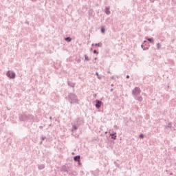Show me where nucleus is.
<instances>
[{"instance_id": "f257e3e1", "label": "nucleus", "mask_w": 176, "mask_h": 176, "mask_svg": "<svg viewBox=\"0 0 176 176\" xmlns=\"http://www.w3.org/2000/svg\"><path fill=\"white\" fill-rule=\"evenodd\" d=\"M67 99L70 104H79V99L75 94L69 93Z\"/></svg>"}, {"instance_id": "f03ea898", "label": "nucleus", "mask_w": 176, "mask_h": 176, "mask_svg": "<svg viewBox=\"0 0 176 176\" xmlns=\"http://www.w3.org/2000/svg\"><path fill=\"white\" fill-rule=\"evenodd\" d=\"M141 94V89L140 87H135L134 89L132 90V95L137 96Z\"/></svg>"}, {"instance_id": "7ed1b4c3", "label": "nucleus", "mask_w": 176, "mask_h": 176, "mask_svg": "<svg viewBox=\"0 0 176 176\" xmlns=\"http://www.w3.org/2000/svg\"><path fill=\"white\" fill-rule=\"evenodd\" d=\"M6 75L8 78H9L10 79H14L16 78V73L13 72H11L10 70H8L7 72Z\"/></svg>"}, {"instance_id": "20e7f679", "label": "nucleus", "mask_w": 176, "mask_h": 176, "mask_svg": "<svg viewBox=\"0 0 176 176\" xmlns=\"http://www.w3.org/2000/svg\"><path fill=\"white\" fill-rule=\"evenodd\" d=\"M19 120H21V122H25L28 120V116L25 114H21L19 116Z\"/></svg>"}, {"instance_id": "39448f33", "label": "nucleus", "mask_w": 176, "mask_h": 176, "mask_svg": "<svg viewBox=\"0 0 176 176\" xmlns=\"http://www.w3.org/2000/svg\"><path fill=\"white\" fill-rule=\"evenodd\" d=\"M96 107L98 109L101 108V105L102 104V102H101V100H96Z\"/></svg>"}, {"instance_id": "423d86ee", "label": "nucleus", "mask_w": 176, "mask_h": 176, "mask_svg": "<svg viewBox=\"0 0 176 176\" xmlns=\"http://www.w3.org/2000/svg\"><path fill=\"white\" fill-rule=\"evenodd\" d=\"M110 9H111V8L109 6L105 7V9H104V12H105L106 14H107L108 16H109V14H111Z\"/></svg>"}, {"instance_id": "0eeeda50", "label": "nucleus", "mask_w": 176, "mask_h": 176, "mask_svg": "<svg viewBox=\"0 0 176 176\" xmlns=\"http://www.w3.org/2000/svg\"><path fill=\"white\" fill-rule=\"evenodd\" d=\"M60 171H63L64 173H67V174H69V173H68V168L67 167V166H63Z\"/></svg>"}, {"instance_id": "6e6552de", "label": "nucleus", "mask_w": 176, "mask_h": 176, "mask_svg": "<svg viewBox=\"0 0 176 176\" xmlns=\"http://www.w3.org/2000/svg\"><path fill=\"white\" fill-rule=\"evenodd\" d=\"M74 162H78V163H80V155H76L74 157Z\"/></svg>"}, {"instance_id": "1a4fd4ad", "label": "nucleus", "mask_w": 176, "mask_h": 176, "mask_svg": "<svg viewBox=\"0 0 176 176\" xmlns=\"http://www.w3.org/2000/svg\"><path fill=\"white\" fill-rule=\"evenodd\" d=\"M38 170H43L45 168V164H39L38 165Z\"/></svg>"}, {"instance_id": "9d476101", "label": "nucleus", "mask_w": 176, "mask_h": 176, "mask_svg": "<svg viewBox=\"0 0 176 176\" xmlns=\"http://www.w3.org/2000/svg\"><path fill=\"white\" fill-rule=\"evenodd\" d=\"M67 85L68 86H70V87H75V83L74 82H70L69 81H68Z\"/></svg>"}, {"instance_id": "9b49d317", "label": "nucleus", "mask_w": 176, "mask_h": 176, "mask_svg": "<svg viewBox=\"0 0 176 176\" xmlns=\"http://www.w3.org/2000/svg\"><path fill=\"white\" fill-rule=\"evenodd\" d=\"M28 120H34V116L28 115Z\"/></svg>"}, {"instance_id": "f8f14e48", "label": "nucleus", "mask_w": 176, "mask_h": 176, "mask_svg": "<svg viewBox=\"0 0 176 176\" xmlns=\"http://www.w3.org/2000/svg\"><path fill=\"white\" fill-rule=\"evenodd\" d=\"M147 41H148V42H150V43L155 45V42L153 41V38H148Z\"/></svg>"}, {"instance_id": "ddd939ff", "label": "nucleus", "mask_w": 176, "mask_h": 176, "mask_svg": "<svg viewBox=\"0 0 176 176\" xmlns=\"http://www.w3.org/2000/svg\"><path fill=\"white\" fill-rule=\"evenodd\" d=\"M78 130V126L76 125L72 126V131L74 132L75 131Z\"/></svg>"}, {"instance_id": "4468645a", "label": "nucleus", "mask_w": 176, "mask_h": 176, "mask_svg": "<svg viewBox=\"0 0 176 176\" xmlns=\"http://www.w3.org/2000/svg\"><path fill=\"white\" fill-rule=\"evenodd\" d=\"M65 41H66V42H71V41H72V38L71 37H66L65 38Z\"/></svg>"}, {"instance_id": "2eb2a0df", "label": "nucleus", "mask_w": 176, "mask_h": 176, "mask_svg": "<svg viewBox=\"0 0 176 176\" xmlns=\"http://www.w3.org/2000/svg\"><path fill=\"white\" fill-rule=\"evenodd\" d=\"M95 46H98V47H102V43H96Z\"/></svg>"}, {"instance_id": "dca6fc26", "label": "nucleus", "mask_w": 176, "mask_h": 176, "mask_svg": "<svg viewBox=\"0 0 176 176\" xmlns=\"http://www.w3.org/2000/svg\"><path fill=\"white\" fill-rule=\"evenodd\" d=\"M90 59L89 58V56L87 55V54H85V61H89Z\"/></svg>"}, {"instance_id": "f3484780", "label": "nucleus", "mask_w": 176, "mask_h": 176, "mask_svg": "<svg viewBox=\"0 0 176 176\" xmlns=\"http://www.w3.org/2000/svg\"><path fill=\"white\" fill-rule=\"evenodd\" d=\"M137 100L138 101H140V102H142V96H138Z\"/></svg>"}, {"instance_id": "a211bd4d", "label": "nucleus", "mask_w": 176, "mask_h": 176, "mask_svg": "<svg viewBox=\"0 0 176 176\" xmlns=\"http://www.w3.org/2000/svg\"><path fill=\"white\" fill-rule=\"evenodd\" d=\"M102 34H105V28L104 27L101 28Z\"/></svg>"}, {"instance_id": "6ab92c4d", "label": "nucleus", "mask_w": 176, "mask_h": 176, "mask_svg": "<svg viewBox=\"0 0 176 176\" xmlns=\"http://www.w3.org/2000/svg\"><path fill=\"white\" fill-rule=\"evenodd\" d=\"M96 75L97 76L98 79H101L102 78V77L100 76V74H98V72H96Z\"/></svg>"}, {"instance_id": "aec40b11", "label": "nucleus", "mask_w": 176, "mask_h": 176, "mask_svg": "<svg viewBox=\"0 0 176 176\" xmlns=\"http://www.w3.org/2000/svg\"><path fill=\"white\" fill-rule=\"evenodd\" d=\"M157 49H160V47H161V45H160V43H157Z\"/></svg>"}, {"instance_id": "412c9836", "label": "nucleus", "mask_w": 176, "mask_h": 176, "mask_svg": "<svg viewBox=\"0 0 176 176\" xmlns=\"http://www.w3.org/2000/svg\"><path fill=\"white\" fill-rule=\"evenodd\" d=\"M141 47H142V49H143V50H148V47H146V49L144 48V45H142Z\"/></svg>"}, {"instance_id": "4be33fe9", "label": "nucleus", "mask_w": 176, "mask_h": 176, "mask_svg": "<svg viewBox=\"0 0 176 176\" xmlns=\"http://www.w3.org/2000/svg\"><path fill=\"white\" fill-rule=\"evenodd\" d=\"M140 138H144V134L141 133L140 135H139Z\"/></svg>"}, {"instance_id": "5701e85b", "label": "nucleus", "mask_w": 176, "mask_h": 176, "mask_svg": "<svg viewBox=\"0 0 176 176\" xmlns=\"http://www.w3.org/2000/svg\"><path fill=\"white\" fill-rule=\"evenodd\" d=\"M94 54H98V52H97V50H94Z\"/></svg>"}, {"instance_id": "b1692460", "label": "nucleus", "mask_w": 176, "mask_h": 176, "mask_svg": "<svg viewBox=\"0 0 176 176\" xmlns=\"http://www.w3.org/2000/svg\"><path fill=\"white\" fill-rule=\"evenodd\" d=\"M41 140H42V141H45V140H46V137H41Z\"/></svg>"}, {"instance_id": "393cba45", "label": "nucleus", "mask_w": 176, "mask_h": 176, "mask_svg": "<svg viewBox=\"0 0 176 176\" xmlns=\"http://www.w3.org/2000/svg\"><path fill=\"white\" fill-rule=\"evenodd\" d=\"M115 134H116V133H111V134H110V136H111V137H113V136L115 135Z\"/></svg>"}, {"instance_id": "a878e982", "label": "nucleus", "mask_w": 176, "mask_h": 176, "mask_svg": "<svg viewBox=\"0 0 176 176\" xmlns=\"http://www.w3.org/2000/svg\"><path fill=\"white\" fill-rule=\"evenodd\" d=\"M112 140H116V135L111 137Z\"/></svg>"}, {"instance_id": "bb28decb", "label": "nucleus", "mask_w": 176, "mask_h": 176, "mask_svg": "<svg viewBox=\"0 0 176 176\" xmlns=\"http://www.w3.org/2000/svg\"><path fill=\"white\" fill-rule=\"evenodd\" d=\"M167 127H171V123H169L167 126Z\"/></svg>"}, {"instance_id": "cd10ccee", "label": "nucleus", "mask_w": 176, "mask_h": 176, "mask_svg": "<svg viewBox=\"0 0 176 176\" xmlns=\"http://www.w3.org/2000/svg\"><path fill=\"white\" fill-rule=\"evenodd\" d=\"M130 78V76L127 75L126 76V79H129Z\"/></svg>"}, {"instance_id": "c85d7f7f", "label": "nucleus", "mask_w": 176, "mask_h": 176, "mask_svg": "<svg viewBox=\"0 0 176 176\" xmlns=\"http://www.w3.org/2000/svg\"><path fill=\"white\" fill-rule=\"evenodd\" d=\"M111 79H115V77H113H113H111Z\"/></svg>"}, {"instance_id": "c756f323", "label": "nucleus", "mask_w": 176, "mask_h": 176, "mask_svg": "<svg viewBox=\"0 0 176 176\" xmlns=\"http://www.w3.org/2000/svg\"><path fill=\"white\" fill-rule=\"evenodd\" d=\"M144 43H146V41H144Z\"/></svg>"}, {"instance_id": "7c9ffc66", "label": "nucleus", "mask_w": 176, "mask_h": 176, "mask_svg": "<svg viewBox=\"0 0 176 176\" xmlns=\"http://www.w3.org/2000/svg\"><path fill=\"white\" fill-rule=\"evenodd\" d=\"M113 91V89H111V91Z\"/></svg>"}, {"instance_id": "2f4dec72", "label": "nucleus", "mask_w": 176, "mask_h": 176, "mask_svg": "<svg viewBox=\"0 0 176 176\" xmlns=\"http://www.w3.org/2000/svg\"><path fill=\"white\" fill-rule=\"evenodd\" d=\"M50 120H52V117H50Z\"/></svg>"}, {"instance_id": "473e14b6", "label": "nucleus", "mask_w": 176, "mask_h": 176, "mask_svg": "<svg viewBox=\"0 0 176 176\" xmlns=\"http://www.w3.org/2000/svg\"><path fill=\"white\" fill-rule=\"evenodd\" d=\"M92 46H94V44H92Z\"/></svg>"}, {"instance_id": "72a5a7b5", "label": "nucleus", "mask_w": 176, "mask_h": 176, "mask_svg": "<svg viewBox=\"0 0 176 176\" xmlns=\"http://www.w3.org/2000/svg\"><path fill=\"white\" fill-rule=\"evenodd\" d=\"M111 86L113 87V84H112Z\"/></svg>"}, {"instance_id": "f704fd0d", "label": "nucleus", "mask_w": 176, "mask_h": 176, "mask_svg": "<svg viewBox=\"0 0 176 176\" xmlns=\"http://www.w3.org/2000/svg\"><path fill=\"white\" fill-rule=\"evenodd\" d=\"M40 129H42V126H40Z\"/></svg>"}, {"instance_id": "c9c22d12", "label": "nucleus", "mask_w": 176, "mask_h": 176, "mask_svg": "<svg viewBox=\"0 0 176 176\" xmlns=\"http://www.w3.org/2000/svg\"><path fill=\"white\" fill-rule=\"evenodd\" d=\"M40 144H42V141L40 142Z\"/></svg>"}, {"instance_id": "e433bc0d", "label": "nucleus", "mask_w": 176, "mask_h": 176, "mask_svg": "<svg viewBox=\"0 0 176 176\" xmlns=\"http://www.w3.org/2000/svg\"><path fill=\"white\" fill-rule=\"evenodd\" d=\"M79 164H80V162H78Z\"/></svg>"}, {"instance_id": "4c0bfd02", "label": "nucleus", "mask_w": 176, "mask_h": 176, "mask_svg": "<svg viewBox=\"0 0 176 176\" xmlns=\"http://www.w3.org/2000/svg\"><path fill=\"white\" fill-rule=\"evenodd\" d=\"M32 1H34V0H32Z\"/></svg>"}]
</instances>
